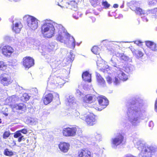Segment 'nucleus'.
<instances>
[{"label": "nucleus", "mask_w": 157, "mask_h": 157, "mask_svg": "<svg viewBox=\"0 0 157 157\" xmlns=\"http://www.w3.org/2000/svg\"><path fill=\"white\" fill-rule=\"evenodd\" d=\"M43 22L41 30L42 33L44 37L50 38L53 36L56 27L58 30L57 40L68 45L71 48L73 49L75 48V39L67 33V30L62 25L48 20L44 21Z\"/></svg>", "instance_id": "1"}, {"label": "nucleus", "mask_w": 157, "mask_h": 157, "mask_svg": "<svg viewBox=\"0 0 157 157\" xmlns=\"http://www.w3.org/2000/svg\"><path fill=\"white\" fill-rule=\"evenodd\" d=\"M143 104L136 102L132 104L128 108L127 112L128 119L134 126L138 125L140 121V119L143 117L144 111L143 109Z\"/></svg>", "instance_id": "2"}, {"label": "nucleus", "mask_w": 157, "mask_h": 157, "mask_svg": "<svg viewBox=\"0 0 157 157\" xmlns=\"http://www.w3.org/2000/svg\"><path fill=\"white\" fill-rule=\"evenodd\" d=\"M133 143L135 146L139 150H141L139 155V157H152L157 150L155 147L144 144L138 139L134 140Z\"/></svg>", "instance_id": "3"}, {"label": "nucleus", "mask_w": 157, "mask_h": 157, "mask_svg": "<svg viewBox=\"0 0 157 157\" xmlns=\"http://www.w3.org/2000/svg\"><path fill=\"white\" fill-rule=\"evenodd\" d=\"M23 20L26 21L27 25L30 30L34 31L37 28L38 21L35 17L29 15H26L23 17Z\"/></svg>", "instance_id": "4"}, {"label": "nucleus", "mask_w": 157, "mask_h": 157, "mask_svg": "<svg viewBox=\"0 0 157 157\" xmlns=\"http://www.w3.org/2000/svg\"><path fill=\"white\" fill-rule=\"evenodd\" d=\"M117 71L115 73V76L113 80V84L115 85H119L120 82V80L125 81L128 79V77L119 67H117L115 69Z\"/></svg>", "instance_id": "5"}, {"label": "nucleus", "mask_w": 157, "mask_h": 157, "mask_svg": "<svg viewBox=\"0 0 157 157\" xmlns=\"http://www.w3.org/2000/svg\"><path fill=\"white\" fill-rule=\"evenodd\" d=\"M63 136L66 137H73L75 136L76 133H80L81 130L78 127H67L63 129L62 132Z\"/></svg>", "instance_id": "6"}, {"label": "nucleus", "mask_w": 157, "mask_h": 157, "mask_svg": "<svg viewBox=\"0 0 157 157\" xmlns=\"http://www.w3.org/2000/svg\"><path fill=\"white\" fill-rule=\"evenodd\" d=\"M64 83V81L63 78L60 77H57L54 74L51 75L48 78V85H51L53 88H55L61 85Z\"/></svg>", "instance_id": "7"}, {"label": "nucleus", "mask_w": 157, "mask_h": 157, "mask_svg": "<svg viewBox=\"0 0 157 157\" xmlns=\"http://www.w3.org/2000/svg\"><path fill=\"white\" fill-rule=\"evenodd\" d=\"M59 2H57V5L61 8L68 7L76 11L78 9L77 3L75 1H69L66 2V1H60Z\"/></svg>", "instance_id": "8"}, {"label": "nucleus", "mask_w": 157, "mask_h": 157, "mask_svg": "<svg viewBox=\"0 0 157 157\" xmlns=\"http://www.w3.org/2000/svg\"><path fill=\"white\" fill-rule=\"evenodd\" d=\"M79 117L82 120H85L87 124L89 126H92L96 123L95 116L93 113H90L87 115H81Z\"/></svg>", "instance_id": "9"}, {"label": "nucleus", "mask_w": 157, "mask_h": 157, "mask_svg": "<svg viewBox=\"0 0 157 157\" xmlns=\"http://www.w3.org/2000/svg\"><path fill=\"white\" fill-rule=\"evenodd\" d=\"M13 80L8 74L3 73L0 76V82L4 86H7L12 82Z\"/></svg>", "instance_id": "10"}, {"label": "nucleus", "mask_w": 157, "mask_h": 157, "mask_svg": "<svg viewBox=\"0 0 157 157\" xmlns=\"http://www.w3.org/2000/svg\"><path fill=\"white\" fill-rule=\"evenodd\" d=\"M124 137L120 135L111 140V146L113 148H116L117 146L122 143L124 140Z\"/></svg>", "instance_id": "11"}, {"label": "nucleus", "mask_w": 157, "mask_h": 157, "mask_svg": "<svg viewBox=\"0 0 157 157\" xmlns=\"http://www.w3.org/2000/svg\"><path fill=\"white\" fill-rule=\"evenodd\" d=\"M1 49L2 54L7 57H10L14 52V49L9 45L3 46Z\"/></svg>", "instance_id": "12"}, {"label": "nucleus", "mask_w": 157, "mask_h": 157, "mask_svg": "<svg viewBox=\"0 0 157 157\" xmlns=\"http://www.w3.org/2000/svg\"><path fill=\"white\" fill-rule=\"evenodd\" d=\"M23 65L24 67L28 69L34 64V59L29 57H26L23 59Z\"/></svg>", "instance_id": "13"}, {"label": "nucleus", "mask_w": 157, "mask_h": 157, "mask_svg": "<svg viewBox=\"0 0 157 157\" xmlns=\"http://www.w3.org/2000/svg\"><path fill=\"white\" fill-rule=\"evenodd\" d=\"M99 105L101 106L102 109H104L109 104L108 99L104 96H99L98 98Z\"/></svg>", "instance_id": "14"}, {"label": "nucleus", "mask_w": 157, "mask_h": 157, "mask_svg": "<svg viewBox=\"0 0 157 157\" xmlns=\"http://www.w3.org/2000/svg\"><path fill=\"white\" fill-rule=\"evenodd\" d=\"M78 157H91L90 152L86 149H81L78 152Z\"/></svg>", "instance_id": "15"}, {"label": "nucleus", "mask_w": 157, "mask_h": 157, "mask_svg": "<svg viewBox=\"0 0 157 157\" xmlns=\"http://www.w3.org/2000/svg\"><path fill=\"white\" fill-rule=\"evenodd\" d=\"M22 27V25L20 22H14L13 21V30L16 33H19Z\"/></svg>", "instance_id": "16"}, {"label": "nucleus", "mask_w": 157, "mask_h": 157, "mask_svg": "<svg viewBox=\"0 0 157 157\" xmlns=\"http://www.w3.org/2000/svg\"><path fill=\"white\" fill-rule=\"evenodd\" d=\"M59 147L62 151L63 152H66L69 149L70 144L67 143L62 142L60 143Z\"/></svg>", "instance_id": "17"}, {"label": "nucleus", "mask_w": 157, "mask_h": 157, "mask_svg": "<svg viewBox=\"0 0 157 157\" xmlns=\"http://www.w3.org/2000/svg\"><path fill=\"white\" fill-rule=\"evenodd\" d=\"M53 95L51 93L48 94L46 95L43 98V101L44 103L47 105L50 103L53 100Z\"/></svg>", "instance_id": "18"}, {"label": "nucleus", "mask_w": 157, "mask_h": 157, "mask_svg": "<svg viewBox=\"0 0 157 157\" xmlns=\"http://www.w3.org/2000/svg\"><path fill=\"white\" fill-rule=\"evenodd\" d=\"M146 44L147 47L153 51H157V44L153 42L148 41L146 42Z\"/></svg>", "instance_id": "19"}, {"label": "nucleus", "mask_w": 157, "mask_h": 157, "mask_svg": "<svg viewBox=\"0 0 157 157\" xmlns=\"http://www.w3.org/2000/svg\"><path fill=\"white\" fill-rule=\"evenodd\" d=\"M96 76L97 82L98 84L102 86H105V82L102 77L99 74L97 73H96Z\"/></svg>", "instance_id": "20"}, {"label": "nucleus", "mask_w": 157, "mask_h": 157, "mask_svg": "<svg viewBox=\"0 0 157 157\" xmlns=\"http://www.w3.org/2000/svg\"><path fill=\"white\" fill-rule=\"evenodd\" d=\"M82 77L83 79L84 80L87 81L89 82H91V75L89 74L88 72L86 71L83 73Z\"/></svg>", "instance_id": "21"}, {"label": "nucleus", "mask_w": 157, "mask_h": 157, "mask_svg": "<svg viewBox=\"0 0 157 157\" xmlns=\"http://www.w3.org/2000/svg\"><path fill=\"white\" fill-rule=\"evenodd\" d=\"M67 105L71 106L75 104V98L72 96H70L67 98Z\"/></svg>", "instance_id": "22"}, {"label": "nucleus", "mask_w": 157, "mask_h": 157, "mask_svg": "<svg viewBox=\"0 0 157 157\" xmlns=\"http://www.w3.org/2000/svg\"><path fill=\"white\" fill-rule=\"evenodd\" d=\"M94 96L90 95H87L83 98V101L86 103H91L93 102Z\"/></svg>", "instance_id": "23"}, {"label": "nucleus", "mask_w": 157, "mask_h": 157, "mask_svg": "<svg viewBox=\"0 0 157 157\" xmlns=\"http://www.w3.org/2000/svg\"><path fill=\"white\" fill-rule=\"evenodd\" d=\"M147 13V14H149L150 16H153L155 18H157V8L152 10H148Z\"/></svg>", "instance_id": "24"}, {"label": "nucleus", "mask_w": 157, "mask_h": 157, "mask_svg": "<svg viewBox=\"0 0 157 157\" xmlns=\"http://www.w3.org/2000/svg\"><path fill=\"white\" fill-rule=\"evenodd\" d=\"M10 106L11 108L14 111L17 109L21 110L23 109V106L22 104L19 105L11 104Z\"/></svg>", "instance_id": "25"}, {"label": "nucleus", "mask_w": 157, "mask_h": 157, "mask_svg": "<svg viewBox=\"0 0 157 157\" xmlns=\"http://www.w3.org/2000/svg\"><path fill=\"white\" fill-rule=\"evenodd\" d=\"M116 55L117 57H119L121 60L126 61L128 59V57L123 53H120L117 52L116 53Z\"/></svg>", "instance_id": "26"}, {"label": "nucleus", "mask_w": 157, "mask_h": 157, "mask_svg": "<svg viewBox=\"0 0 157 157\" xmlns=\"http://www.w3.org/2000/svg\"><path fill=\"white\" fill-rule=\"evenodd\" d=\"M132 10L135 11V12L137 14L139 15H142V14H144L145 13L144 11L142 10L140 8L136 7L135 9L132 7Z\"/></svg>", "instance_id": "27"}, {"label": "nucleus", "mask_w": 157, "mask_h": 157, "mask_svg": "<svg viewBox=\"0 0 157 157\" xmlns=\"http://www.w3.org/2000/svg\"><path fill=\"white\" fill-rule=\"evenodd\" d=\"M38 121L36 119L30 118L28 120V122L31 125H35L37 123Z\"/></svg>", "instance_id": "28"}, {"label": "nucleus", "mask_w": 157, "mask_h": 157, "mask_svg": "<svg viewBox=\"0 0 157 157\" xmlns=\"http://www.w3.org/2000/svg\"><path fill=\"white\" fill-rule=\"evenodd\" d=\"M17 98L14 95H13L11 97H9L6 99L7 102L9 101V103L13 102L17 100Z\"/></svg>", "instance_id": "29"}, {"label": "nucleus", "mask_w": 157, "mask_h": 157, "mask_svg": "<svg viewBox=\"0 0 157 157\" xmlns=\"http://www.w3.org/2000/svg\"><path fill=\"white\" fill-rule=\"evenodd\" d=\"M135 53L136 57L138 58H141L144 55V54L142 52L138 50H135Z\"/></svg>", "instance_id": "30"}, {"label": "nucleus", "mask_w": 157, "mask_h": 157, "mask_svg": "<svg viewBox=\"0 0 157 157\" xmlns=\"http://www.w3.org/2000/svg\"><path fill=\"white\" fill-rule=\"evenodd\" d=\"M91 51L94 54H98L99 53L100 49L97 46H94L93 47Z\"/></svg>", "instance_id": "31"}, {"label": "nucleus", "mask_w": 157, "mask_h": 157, "mask_svg": "<svg viewBox=\"0 0 157 157\" xmlns=\"http://www.w3.org/2000/svg\"><path fill=\"white\" fill-rule=\"evenodd\" d=\"M4 154L5 155L10 156H12L13 155V152L8 149H6L4 150Z\"/></svg>", "instance_id": "32"}, {"label": "nucleus", "mask_w": 157, "mask_h": 157, "mask_svg": "<svg viewBox=\"0 0 157 157\" xmlns=\"http://www.w3.org/2000/svg\"><path fill=\"white\" fill-rule=\"evenodd\" d=\"M6 65L3 61H0V70H4L6 68Z\"/></svg>", "instance_id": "33"}, {"label": "nucleus", "mask_w": 157, "mask_h": 157, "mask_svg": "<svg viewBox=\"0 0 157 157\" xmlns=\"http://www.w3.org/2000/svg\"><path fill=\"white\" fill-rule=\"evenodd\" d=\"M102 6H103V8L107 9L110 6V4L108 3V2L106 1H103L101 2Z\"/></svg>", "instance_id": "34"}, {"label": "nucleus", "mask_w": 157, "mask_h": 157, "mask_svg": "<svg viewBox=\"0 0 157 157\" xmlns=\"http://www.w3.org/2000/svg\"><path fill=\"white\" fill-rule=\"evenodd\" d=\"M116 58L114 57H113L110 61V63L112 65L117 68V67H118L116 66L117 64L116 63Z\"/></svg>", "instance_id": "35"}, {"label": "nucleus", "mask_w": 157, "mask_h": 157, "mask_svg": "<svg viewBox=\"0 0 157 157\" xmlns=\"http://www.w3.org/2000/svg\"><path fill=\"white\" fill-rule=\"evenodd\" d=\"M94 135L95 137V140H100L101 139V136L100 133L96 132L94 134Z\"/></svg>", "instance_id": "36"}, {"label": "nucleus", "mask_w": 157, "mask_h": 157, "mask_svg": "<svg viewBox=\"0 0 157 157\" xmlns=\"http://www.w3.org/2000/svg\"><path fill=\"white\" fill-rule=\"evenodd\" d=\"M106 81L109 84H111L113 82V80H114V79L113 80L112 78L111 77L109 76H107L106 77Z\"/></svg>", "instance_id": "37"}, {"label": "nucleus", "mask_w": 157, "mask_h": 157, "mask_svg": "<svg viewBox=\"0 0 157 157\" xmlns=\"http://www.w3.org/2000/svg\"><path fill=\"white\" fill-rule=\"evenodd\" d=\"M103 63V61L102 60H100L99 61V60H98L97 61V64L98 67H100L101 68H103V64L102 63Z\"/></svg>", "instance_id": "38"}, {"label": "nucleus", "mask_w": 157, "mask_h": 157, "mask_svg": "<svg viewBox=\"0 0 157 157\" xmlns=\"http://www.w3.org/2000/svg\"><path fill=\"white\" fill-rule=\"evenodd\" d=\"M90 2L92 5L94 7L97 6L99 4L97 1H90Z\"/></svg>", "instance_id": "39"}, {"label": "nucleus", "mask_w": 157, "mask_h": 157, "mask_svg": "<svg viewBox=\"0 0 157 157\" xmlns=\"http://www.w3.org/2000/svg\"><path fill=\"white\" fill-rule=\"evenodd\" d=\"M81 14L79 12H76L75 13L73 14V17L75 19H77L79 17L81 16Z\"/></svg>", "instance_id": "40"}, {"label": "nucleus", "mask_w": 157, "mask_h": 157, "mask_svg": "<svg viewBox=\"0 0 157 157\" xmlns=\"http://www.w3.org/2000/svg\"><path fill=\"white\" fill-rule=\"evenodd\" d=\"M10 135L9 132H5L3 135V138L6 139Z\"/></svg>", "instance_id": "41"}, {"label": "nucleus", "mask_w": 157, "mask_h": 157, "mask_svg": "<svg viewBox=\"0 0 157 157\" xmlns=\"http://www.w3.org/2000/svg\"><path fill=\"white\" fill-rule=\"evenodd\" d=\"M157 3L156 1H150L148 3L149 5L151 6H154Z\"/></svg>", "instance_id": "42"}, {"label": "nucleus", "mask_w": 157, "mask_h": 157, "mask_svg": "<svg viewBox=\"0 0 157 157\" xmlns=\"http://www.w3.org/2000/svg\"><path fill=\"white\" fill-rule=\"evenodd\" d=\"M23 98L25 101H28L29 99V96L27 94H24L23 95Z\"/></svg>", "instance_id": "43"}, {"label": "nucleus", "mask_w": 157, "mask_h": 157, "mask_svg": "<svg viewBox=\"0 0 157 157\" xmlns=\"http://www.w3.org/2000/svg\"><path fill=\"white\" fill-rule=\"evenodd\" d=\"M21 134L20 132L19 131L18 132H17L16 133H15L14 135V137L15 138H17L19 137H20L21 136Z\"/></svg>", "instance_id": "44"}, {"label": "nucleus", "mask_w": 157, "mask_h": 157, "mask_svg": "<svg viewBox=\"0 0 157 157\" xmlns=\"http://www.w3.org/2000/svg\"><path fill=\"white\" fill-rule=\"evenodd\" d=\"M76 94L78 96H81L82 94V93L80 91V90L78 89L76 90Z\"/></svg>", "instance_id": "45"}, {"label": "nucleus", "mask_w": 157, "mask_h": 157, "mask_svg": "<svg viewBox=\"0 0 157 157\" xmlns=\"http://www.w3.org/2000/svg\"><path fill=\"white\" fill-rule=\"evenodd\" d=\"M5 40L7 41H9L11 39V37L8 36H6L4 37Z\"/></svg>", "instance_id": "46"}, {"label": "nucleus", "mask_w": 157, "mask_h": 157, "mask_svg": "<svg viewBox=\"0 0 157 157\" xmlns=\"http://www.w3.org/2000/svg\"><path fill=\"white\" fill-rule=\"evenodd\" d=\"M20 132H21L23 134H25L27 132V130L26 129H23L19 131Z\"/></svg>", "instance_id": "47"}, {"label": "nucleus", "mask_w": 157, "mask_h": 157, "mask_svg": "<svg viewBox=\"0 0 157 157\" xmlns=\"http://www.w3.org/2000/svg\"><path fill=\"white\" fill-rule=\"evenodd\" d=\"M154 126V124L152 121H150L149 123V126L150 127H152Z\"/></svg>", "instance_id": "48"}, {"label": "nucleus", "mask_w": 157, "mask_h": 157, "mask_svg": "<svg viewBox=\"0 0 157 157\" xmlns=\"http://www.w3.org/2000/svg\"><path fill=\"white\" fill-rule=\"evenodd\" d=\"M12 63L13 65L15 66L17 64V61L16 60H13L12 61Z\"/></svg>", "instance_id": "49"}, {"label": "nucleus", "mask_w": 157, "mask_h": 157, "mask_svg": "<svg viewBox=\"0 0 157 157\" xmlns=\"http://www.w3.org/2000/svg\"><path fill=\"white\" fill-rule=\"evenodd\" d=\"M22 140H25L24 138H23V136H22L20 137L18 139V141L20 142Z\"/></svg>", "instance_id": "50"}, {"label": "nucleus", "mask_w": 157, "mask_h": 157, "mask_svg": "<svg viewBox=\"0 0 157 157\" xmlns=\"http://www.w3.org/2000/svg\"><path fill=\"white\" fill-rule=\"evenodd\" d=\"M155 111L157 112V98L155 102Z\"/></svg>", "instance_id": "51"}, {"label": "nucleus", "mask_w": 157, "mask_h": 157, "mask_svg": "<svg viewBox=\"0 0 157 157\" xmlns=\"http://www.w3.org/2000/svg\"><path fill=\"white\" fill-rule=\"evenodd\" d=\"M143 20L144 21L146 22H147L148 21V20L147 18L145 17L143 18Z\"/></svg>", "instance_id": "52"}, {"label": "nucleus", "mask_w": 157, "mask_h": 157, "mask_svg": "<svg viewBox=\"0 0 157 157\" xmlns=\"http://www.w3.org/2000/svg\"><path fill=\"white\" fill-rule=\"evenodd\" d=\"M118 5L117 4H114V5L113 6V7L114 8H117L118 7Z\"/></svg>", "instance_id": "53"}, {"label": "nucleus", "mask_w": 157, "mask_h": 157, "mask_svg": "<svg viewBox=\"0 0 157 157\" xmlns=\"http://www.w3.org/2000/svg\"><path fill=\"white\" fill-rule=\"evenodd\" d=\"M33 90H34L36 92V93H37L36 92V91H37V89L36 88H35L33 89Z\"/></svg>", "instance_id": "54"}, {"label": "nucleus", "mask_w": 157, "mask_h": 157, "mask_svg": "<svg viewBox=\"0 0 157 157\" xmlns=\"http://www.w3.org/2000/svg\"><path fill=\"white\" fill-rule=\"evenodd\" d=\"M13 146L16 145V143H15V141H13Z\"/></svg>", "instance_id": "55"}, {"label": "nucleus", "mask_w": 157, "mask_h": 157, "mask_svg": "<svg viewBox=\"0 0 157 157\" xmlns=\"http://www.w3.org/2000/svg\"><path fill=\"white\" fill-rule=\"evenodd\" d=\"M127 157H136L135 156H134L133 155H130L128 156Z\"/></svg>", "instance_id": "56"}, {"label": "nucleus", "mask_w": 157, "mask_h": 157, "mask_svg": "<svg viewBox=\"0 0 157 157\" xmlns=\"http://www.w3.org/2000/svg\"><path fill=\"white\" fill-rule=\"evenodd\" d=\"M56 97H57L58 98H59V96L58 94H56Z\"/></svg>", "instance_id": "57"}, {"label": "nucleus", "mask_w": 157, "mask_h": 157, "mask_svg": "<svg viewBox=\"0 0 157 157\" xmlns=\"http://www.w3.org/2000/svg\"><path fill=\"white\" fill-rule=\"evenodd\" d=\"M5 114V115L6 116H7L8 115V114L6 113H5L4 114Z\"/></svg>", "instance_id": "58"}, {"label": "nucleus", "mask_w": 157, "mask_h": 157, "mask_svg": "<svg viewBox=\"0 0 157 157\" xmlns=\"http://www.w3.org/2000/svg\"><path fill=\"white\" fill-rule=\"evenodd\" d=\"M123 6H121V8H123Z\"/></svg>", "instance_id": "59"}, {"label": "nucleus", "mask_w": 157, "mask_h": 157, "mask_svg": "<svg viewBox=\"0 0 157 157\" xmlns=\"http://www.w3.org/2000/svg\"><path fill=\"white\" fill-rule=\"evenodd\" d=\"M1 123V120L0 119V123Z\"/></svg>", "instance_id": "60"}, {"label": "nucleus", "mask_w": 157, "mask_h": 157, "mask_svg": "<svg viewBox=\"0 0 157 157\" xmlns=\"http://www.w3.org/2000/svg\"><path fill=\"white\" fill-rule=\"evenodd\" d=\"M70 54L71 55V52H70Z\"/></svg>", "instance_id": "61"}, {"label": "nucleus", "mask_w": 157, "mask_h": 157, "mask_svg": "<svg viewBox=\"0 0 157 157\" xmlns=\"http://www.w3.org/2000/svg\"><path fill=\"white\" fill-rule=\"evenodd\" d=\"M77 44H78V45H79V44H78V43H77Z\"/></svg>", "instance_id": "62"}, {"label": "nucleus", "mask_w": 157, "mask_h": 157, "mask_svg": "<svg viewBox=\"0 0 157 157\" xmlns=\"http://www.w3.org/2000/svg\"><path fill=\"white\" fill-rule=\"evenodd\" d=\"M136 41H135V43L137 44V43H136Z\"/></svg>", "instance_id": "63"}, {"label": "nucleus", "mask_w": 157, "mask_h": 157, "mask_svg": "<svg viewBox=\"0 0 157 157\" xmlns=\"http://www.w3.org/2000/svg\"><path fill=\"white\" fill-rule=\"evenodd\" d=\"M53 48H52V49Z\"/></svg>", "instance_id": "64"}]
</instances>
